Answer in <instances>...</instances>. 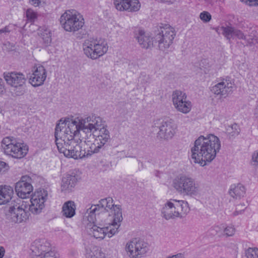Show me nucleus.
Instances as JSON below:
<instances>
[{
  "label": "nucleus",
  "mask_w": 258,
  "mask_h": 258,
  "mask_svg": "<svg viewBox=\"0 0 258 258\" xmlns=\"http://www.w3.org/2000/svg\"><path fill=\"white\" fill-rule=\"evenodd\" d=\"M173 186L178 192L187 196H196L199 192L195 179L185 174L176 176L173 181Z\"/></svg>",
  "instance_id": "0eeeda50"
},
{
  "label": "nucleus",
  "mask_w": 258,
  "mask_h": 258,
  "mask_svg": "<svg viewBox=\"0 0 258 258\" xmlns=\"http://www.w3.org/2000/svg\"><path fill=\"white\" fill-rule=\"evenodd\" d=\"M31 178L27 176H22L21 179L15 185V190L18 196L26 199L31 196L33 186L30 183Z\"/></svg>",
  "instance_id": "a211bd4d"
},
{
  "label": "nucleus",
  "mask_w": 258,
  "mask_h": 258,
  "mask_svg": "<svg viewBox=\"0 0 258 258\" xmlns=\"http://www.w3.org/2000/svg\"><path fill=\"white\" fill-rule=\"evenodd\" d=\"M54 137L59 152L75 159L104 150L110 139L102 119L95 115L71 120L60 119Z\"/></svg>",
  "instance_id": "f257e3e1"
},
{
  "label": "nucleus",
  "mask_w": 258,
  "mask_h": 258,
  "mask_svg": "<svg viewBox=\"0 0 258 258\" xmlns=\"http://www.w3.org/2000/svg\"><path fill=\"white\" fill-rule=\"evenodd\" d=\"M253 114L255 117L258 118V100L256 101L255 108L253 110Z\"/></svg>",
  "instance_id": "79ce46f5"
},
{
  "label": "nucleus",
  "mask_w": 258,
  "mask_h": 258,
  "mask_svg": "<svg viewBox=\"0 0 258 258\" xmlns=\"http://www.w3.org/2000/svg\"><path fill=\"white\" fill-rule=\"evenodd\" d=\"M1 146L5 154L18 159L24 157L28 151L26 146L17 142L13 137H7L4 138Z\"/></svg>",
  "instance_id": "9d476101"
},
{
  "label": "nucleus",
  "mask_w": 258,
  "mask_h": 258,
  "mask_svg": "<svg viewBox=\"0 0 258 258\" xmlns=\"http://www.w3.org/2000/svg\"><path fill=\"white\" fill-rule=\"evenodd\" d=\"M4 78L8 84L13 88L12 89L15 96L23 94L25 79L22 74L15 72L4 73Z\"/></svg>",
  "instance_id": "2eb2a0df"
},
{
  "label": "nucleus",
  "mask_w": 258,
  "mask_h": 258,
  "mask_svg": "<svg viewBox=\"0 0 258 258\" xmlns=\"http://www.w3.org/2000/svg\"><path fill=\"white\" fill-rule=\"evenodd\" d=\"M172 101L177 111L184 114H187L190 111L192 104L187 99V95L184 92L179 90L174 91L172 94Z\"/></svg>",
  "instance_id": "ddd939ff"
},
{
  "label": "nucleus",
  "mask_w": 258,
  "mask_h": 258,
  "mask_svg": "<svg viewBox=\"0 0 258 258\" xmlns=\"http://www.w3.org/2000/svg\"><path fill=\"white\" fill-rule=\"evenodd\" d=\"M47 190L41 189L36 191L31 197L29 210L32 213L37 214L40 213L44 207V202L47 199Z\"/></svg>",
  "instance_id": "dca6fc26"
},
{
  "label": "nucleus",
  "mask_w": 258,
  "mask_h": 258,
  "mask_svg": "<svg viewBox=\"0 0 258 258\" xmlns=\"http://www.w3.org/2000/svg\"><path fill=\"white\" fill-rule=\"evenodd\" d=\"M86 258H105V254L99 247L91 246L86 248Z\"/></svg>",
  "instance_id": "bb28decb"
},
{
  "label": "nucleus",
  "mask_w": 258,
  "mask_h": 258,
  "mask_svg": "<svg viewBox=\"0 0 258 258\" xmlns=\"http://www.w3.org/2000/svg\"><path fill=\"white\" fill-rule=\"evenodd\" d=\"M38 35L41 38L44 45L46 46L49 45L52 41L51 31L46 27H43L38 30Z\"/></svg>",
  "instance_id": "cd10ccee"
},
{
  "label": "nucleus",
  "mask_w": 258,
  "mask_h": 258,
  "mask_svg": "<svg viewBox=\"0 0 258 258\" xmlns=\"http://www.w3.org/2000/svg\"><path fill=\"white\" fill-rule=\"evenodd\" d=\"M155 127L158 128L157 137L160 139L169 140L173 138L177 130V125L171 119H158L154 123Z\"/></svg>",
  "instance_id": "9b49d317"
},
{
  "label": "nucleus",
  "mask_w": 258,
  "mask_h": 258,
  "mask_svg": "<svg viewBox=\"0 0 258 258\" xmlns=\"http://www.w3.org/2000/svg\"><path fill=\"white\" fill-rule=\"evenodd\" d=\"M243 258H258V248L248 247L246 249Z\"/></svg>",
  "instance_id": "7c9ffc66"
},
{
  "label": "nucleus",
  "mask_w": 258,
  "mask_h": 258,
  "mask_svg": "<svg viewBox=\"0 0 258 258\" xmlns=\"http://www.w3.org/2000/svg\"><path fill=\"white\" fill-rule=\"evenodd\" d=\"M60 23L62 27L68 32H76L84 25L83 16L75 10H68L60 17Z\"/></svg>",
  "instance_id": "423d86ee"
},
{
  "label": "nucleus",
  "mask_w": 258,
  "mask_h": 258,
  "mask_svg": "<svg viewBox=\"0 0 258 258\" xmlns=\"http://www.w3.org/2000/svg\"><path fill=\"white\" fill-rule=\"evenodd\" d=\"M5 249L3 246H0V258H3L5 255Z\"/></svg>",
  "instance_id": "c03bdc74"
},
{
  "label": "nucleus",
  "mask_w": 258,
  "mask_h": 258,
  "mask_svg": "<svg viewBox=\"0 0 258 258\" xmlns=\"http://www.w3.org/2000/svg\"><path fill=\"white\" fill-rule=\"evenodd\" d=\"M119 207L122 211L121 206L114 205L111 198L101 199L98 204L92 205L86 210L85 213L83 221L86 223H103L105 222L106 217L110 219L114 216L115 208Z\"/></svg>",
  "instance_id": "20e7f679"
},
{
  "label": "nucleus",
  "mask_w": 258,
  "mask_h": 258,
  "mask_svg": "<svg viewBox=\"0 0 258 258\" xmlns=\"http://www.w3.org/2000/svg\"><path fill=\"white\" fill-rule=\"evenodd\" d=\"M26 17L30 22H34L37 18V14L32 9H28L26 11Z\"/></svg>",
  "instance_id": "473e14b6"
},
{
  "label": "nucleus",
  "mask_w": 258,
  "mask_h": 258,
  "mask_svg": "<svg viewBox=\"0 0 258 258\" xmlns=\"http://www.w3.org/2000/svg\"><path fill=\"white\" fill-rule=\"evenodd\" d=\"M235 233V228L232 225H225L224 224V229L223 231V236L230 237L232 236Z\"/></svg>",
  "instance_id": "2f4dec72"
},
{
  "label": "nucleus",
  "mask_w": 258,
  "mask_h": 258,
  "mask_svg": "<svg viewBox=\"0 0 258 258\" xmlns=\"http://www.w3.org/2000/svg\"><path fill=\"white\" fill-rule=\"evenodd\" d=\"M229 193L233 198L240 199L245 195V189L244 186L240 183L233 184L230 187Z\"/></svg>",
  "instance_id": "a878e982"
},
{
  "label": "nucleus",
  "mask_w": 258,
  "mask_h": 258,
  "mask_svg": "<svg viewBox=\"0 0 258 258\" xmlns=\"http://www.w3.org/2000/svg\"><path fill=\"white\" fill-rule=\"evenodd\" d=\"M230 128L232 130V132H229V134H230L231 136H235L239 134L240 129L237 124H232Z\"/></svg>",
  "instance_id": "f704fd0d"
},
{
  "label": "nucleus",
  "mask_w": 258,
  "mask_h": 258,
  "mask_svg": "<svg viewBox=\"0 0 258 258\" xmlns=\"http://www.w3.org/2000/svg\"><path fill=\"white\" fill-rule=\"evenodd\" d=\"M32 251L35 254H44L47 251H51L50 250V244L45 240H40L35 241L34 245L33 246Z\"/></svg>",
  "instance_id": "4be33fe9"
},
{
  "label": "nucleus",
  "mask_w": 258,
  "mask_h": 258,
  "mask_svg": "<svg viewBox=\"0 0 258 258\" xmlns=\"http://www.w3.org/2000/svg\"><path fill=\"white\" fill-rule=\"evenodd\" d=\"M234 82L229 79H223L213 86L211 92L220 97L226 98L231 94L234 89Z\"/></svg>",
  "instance_id": "f3484780"
},
{
  "label": "nucleus",
  "mask_w": 258,
  "mask_h": 258,
  "mask_svg": "<svg viewBox=\"0 0 258 258\" xmlns=\"http://www.w3.org/2000/svg\"><path fill=\"white\" fill-rule=\"evenodd\" d=\"M188 203L185 201L170 199L163 206L161 214L166 220L184 218L189 212Z\"/></svg>",
  "instance_id": "39448f33"
},
{
  "label": "nucleus",
  "mask_w": 258,
  "mask_h": 258,
  "mask_svg": "<svg viewBox=\"0 0 258 258\" xmlns=\"http://www.w3.org/2000/svg\"><path fill=\"white\" fill-rule=\"evenodd\" d=\"M76 213V205L74 202L69 201L64 203L62 208V215L66 218L73 217Z\"/></svg>",
  "instance_id": "393cba45"
},
{
  "label": "nucleus",
  "mask_w": 258,
  "mask_h": 258,
  "mask_svg": "<svg viewBox=\"0 0 258 258\" xmlns=\"http://www.w3.org/2000/svg\"><path fill=\"white\" fill-rule=\"evenodd\" d=\"M200 18L203 22L207 23L210 21L212 16L208 12L204 11L200 14Z\"/></svg>",
  "instance_id": "72a5a7b5"
},
{
  "label": "nucleus",
  "mask_w": 258,
  "mask_h": 258,
  "mask_svg": "<svg viewBox=\"0 0 258 258\" xmlns=\"http://www.w3.org/2000/svg\"><path fill=\"white\" fill-rule=\"evenodd\" d=\"M14 190L10 185H0V205L9 203L13 196Z\"/></svg>",
  "instance_id": "412c9836"
},
{
  "label": "nucleus",
  "mask_w": 258,
  "mask_h": 258,
  "mask_svg": "<svg viewBox=\"0 0 258 258\" xmlns=\"http://www.w3.org/2000/svg\"><path fill=\"white\" fill-rule=\"evenodd\" d=\"M224 229V224L214 225L210 228L209 232L211 235H218L220 237H223V231Z\"/></svg>",
  "instance_id": "c756f323"
},
{
  "label": "nucleus",
  "mask_w": 258,
  "mask_h": 258,
  "mask_svg": "<svg viewBox=\"0 0 258 258\" xmlns=\"http://www.w3.org/2000/svg\"><path fill=\"white\" fill-rule=\"evenodd\" d=\"M221 148V142L216 136L210 134L206 137L200 136L191 149V158L194 162L204 166L211 163Z\"/></svg>",
  "instance_id": "f03ea898"
},
{
  "label": "nucleus",
  "mask_w": 258,
  "mask_h": 258,
  "mask_svg": "<svg viewBox=\"0 0 258 258\" xmlns=\"http://www.w3.org/2000/svg\"><path fill=\"white\" fill-rule=\"evenodd\" d=\"M77 179L74 175H67L62 179L61 189L65 192H70L72 191L76 185Z\"/></svg>",
  "instance_id": "5701e85b"
},
{
  "label": "nucleus",
  "mask_w": 258,
  "mask_h": 258,
  "mask_svg": "<svg viewBox=\"0 0 258 258\" xmlns=\"http://www.w3.org/2000/svg\"><path fill=\"white\" fill-rule=\"evenodd\" d=\"M85 54L89 58L96 59L103 56L108 50L107 43L102 39H89L83 45Z\"/></svg>",
  "instance_id": "1a4fd4ad"
},
{
  "label": "nucleus",
  "mask_w": 258,
  "mask_h": 258,
  "mask_svg": "<svg viewBox=\"0 0 258 258\" xmlns=\"http://www.w3.org/2000/svg\"><path fill=\"white\" fill-rule=\"evenodd\" d=\"M176 32L171 26L161 27L154 37L155 43H157L158 49L164 53H168L173 43Z\"/></svg>",
  "instance_id": "6e6552de"
},
{
  "label": "nucleus",
  "mask_w": 258,
  "mask_h": 258,
  "mask_svg": "<svg viewBox=\"0 0 258 258\" xmlns=\"http://www.w3.org/2000/svg\"><path fill=\"white\" fill-rule=\"evenodd\" d=\"M246 208V206L244 203L240 204L236 206V210L233 213L234 215L236 216L239 214V211H244Z\"/></svg>",
  "instance_id": "e433bc0d"
},
{
  "label": "nucleus",
  "mask_w": 258,
  "mask_h": 258,
  "mask_svg": "<svg viewBox=\"0 0 258 258\" xmlns=\"http://www.w3.org/2000/svg\"><path fill=\"white\" fill-rule=\"evenodd\" d=\"M46 78V71L42 66L33 68V73L29 78L30 83L34 87H38L43 84Z\"/></svg>",
  "instance_id": "6ab92c4d"
},
{
  "label": "nucleus",
  "mask_w": 258,
  "mask_h": 258,
  "mask_svg": "<svg viewBox=\"0 0 258 258\" xmlns=\"http://www.w3.org/2000/svg\"><path fill=\"white\" fill-rule=\"evenodd\" d=\"M10 32L9 30V28L8 27H5V28L0 29V35L2 33H7Z\"/></svg>",
  "instance_id": "37998d69"
},
{
  "label": "nucleus",
  "mask_w": 258,
  "mask_h": 258,
  "mask_svg": "<svg viewBox=\"0 0 258 258\" xmlns=\"http://www.w3.org/2000/svg\"><path fill=\"white\" fill-rule=\"evenodd\" d=\"M5 91L4 81L2 79H0V94L4 93Z\"/></svg>",
  "instance_id": "58836bf2"
},
{
  "label": "nucleus",
  "mask_w": 258,
  "mask_h": 258,
  "mask_svg": "<svg viewBox=\"0 0 258 258\" xmlns=\"http://www.w3.org/2000/svg\"><path fill=\"white\" fill-rule=\"evenodd\" d=\"M114 211V216L110 219H107L105 222H97L100 226L95 223H86L85 224L88 234L96 239L101 240L104 238L105 236L110 238L116 234L123 218L122 211L119 207H116Z\"/></svg>",
  "instance_id": "7ed1b4c3"
},
{
  "label": "nucleus",
  "mask_w": 258,
  "mask_h": 258,
  "mask_svg": "<svg viewBox=\"0 0 258 258\" xmlns=\"http://www.w3.org/2000/svg\"><path fill=\"white\" fill-rule=\"evenodd\" d=\"M125 11L128 12H136L139 11L141 4L138 0H126L125 2Z\"/></svg>",
  "instance_id": "c85d7f7f"
},
{
  "label": "nucleus",
  "mask_w": 258,
  "mask_h": 258,
  "mask_svg": "<svg viewBox=\"0 0 258 258\" xmlns=\"http://www.w3.org/2000/svg\"><path fill=\"white\" fill-rule=\"evenodd\" d=\"M222 34L228 40L237 37L239 39H245V36L240 30L231 27H222Z\"/></svg>",
  "instance_id": "b1692460"
},
{
  "label": "nucleus",
  "mask_w": 258,
  "mask_h": 258,
  "mask_svg": "<svg viewBox=\"0 0 258 258\" xmlns=\"http://www.w3.org/2000/svg\"><path fill=\"white\" fill-rule=\"evenodd\" d=\"M136 38L140 46L145 49L150 48L155 43L154 37H151L149 34L145 33L143 30L139 31Z\"/></svg>",
  "instance_id": "aec40b11"
},
{
  "label": "nucleus",
  "mask_w": 258,
  "mask_h": 258,
  "mask_svg": "<svg viewBox=\"0 0 258 258\" xmlns=\"http://www.w3.org/2000/svg\"><path fill=\"white\" fill-rule=\"evenodd\" d=\"M26 205L23 204L10 206L5 212L6 219L9 222L21 223L25 222L29 218V213L25 208Z\"/></svg>",
  "instance_id": "f8f14e48"
},
{
  "label": "nucleus",
  "mask_w": 258,
  "mask_h": 258,
  "mask_svg": "<svg viewBox=\"0 0 258 258\" xmlns=\"http://www.w3.org/2000/svg\"><path fill=\"white\" fill-rule=\"evenodd\" d=\"M146 78H147V77H146V76H143V77H140V79H141V80H146Z\"/></svg>",
  "instance_id": "a18cd8bd"
},
{
  "label": "nucleus",
  "mask_w": 258,
  "mask_h": 258,
  "mask_svg": "<svg viewBox=\"0 0 258 258\" xmlns=\"http://www.w3.org/2000/svg\"><path fill=\"white\" fill-rule=\"evenodd\" d=\"M30 3L35 7H37L40 4L41 0H30Z\"/></svg>",
  "instance_id": "a19ab883"
},
{
  "label": "nucleus",
  "mask_w": 258,
  "mask_h": 258,
  "mask_svg": "<svg viewBox=\"0 0 258 258\" xmlns=\"http://www.w3.org/2000/svg\"><path fill=\"white\" fill-rule=\"evenodd\" d=\"M251 163L253 166H258V150L252 154Z\"/></svg>",
  "instance_id": "c9c22d12"
},
{
  "label": "nucleus",
  "mask_w": 258,
  "mask_h": 258,
  "mask_svg": "<svg viewBox=\"0 0 258 258\" xmlns=\"http://www.w3.org/2000/svg\"><path fill=\"white\" fill-rule=\"evenodd\" d=\"M240 1L250 6H258V0H240Z\"/></svg>",
  "instance_id": "4c0bfd02"
},
{
  "label": "nucleus",
  "mask_w": 258,
  "mask_h": 258,
  "mask_svg": "<svg viewBox=\"0 0 258 258\" xmlns=\"http://www.w3.org/2000/svg\"><path fill=\"white\" fill-rule=\"evenodd\" d=\"M8 167V165L3 161H0V172Z\"/></svg>",
  "instance_id": "ea45409f"
},
{
  "label": "nucleus",
  "mask_w": 258,
  "mask_h": 258,
  "mask_svg": "<svg viewBox=\"0 0 258 258\" xmlns=\"http://www.w3.org/2000/svg\"><path fill=\"white\" fill-rule=\"evenodd\" d=\"M125 249L130 258H141L149 249L147 243L137 238L128 241Z\"/></svg>",
  "instance_id": "4468645a"
}]
</instances>
